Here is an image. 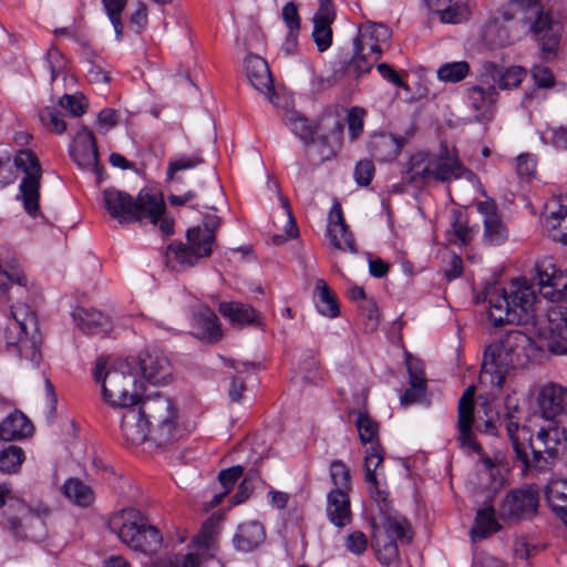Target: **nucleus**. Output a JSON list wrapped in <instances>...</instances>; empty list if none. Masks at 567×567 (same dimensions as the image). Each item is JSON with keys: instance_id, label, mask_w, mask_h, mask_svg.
<instances>
[{"instance_id": "f257e3e1", "label": "nucleus", "mask_w": 567, "mask_h": 567, "mask_svg": "<svg viewBox=\"0 0 567 567\" xmlns=\"http://www.w3.org/2000/svg\"><path fill=\"white\" fill-rule=\"evenodd\" d=\"M123 409L121 432L128 444H142L150 435L157 446H167L182 436L178 410L167 395L155 393Z\"/></svg>"}, {"instance_id": "f03ea898", "label": "nucleus", "mask_w": 567, "mask_h": 567, "mask_svg": "<svg viewBox=\"0 0 567 567\" xmlns=\"http://www.w3.org/2000/svg\"><path fill=\"white\" fill-rule=\"evenodd\" d=\"M103 204L109 214L122 221L144 220L158 225L163 235L174 231V220L165 215L166 205L163 195L158 192L142 189L136 198L116 188H106L103 192Z\"/></svg>"}, {"instance_id": "7ed1b4c3", "label": "nucleus", "mask_w": 567, "mask_h": 567, "mask_svg": "<svg viewBox=\"0 0 567 567\" xmlns=\"http://www.w3.org/2000/svg\"><path fill=\"white\" fill-rule=\"evenodd\" d=\"M534 349L533 339L520 330H511L486 347L480 382L501 389L506 375L522 367Z\"/></svg>"}, {"instance_id": "20e7f679", "label": "nucleus", "mask_w": 567, "mask_h": 567, "mask_svg": "<svg viewBox=\"0 0 567 567\" xmlns=\"http://www.w3.org/2000/svg\"><path fill=\"white\" fill-rule=\"evenodd\" d=\"M488 318L494 326L533 322L537 296L527 281L512 280L507 288L494 286L486 291Z\"/></svg>"}, {"instance_id": "39448f33", "label": "nucleus", "mask_w": 567, "mask_h": 567, "mask_svg": "<svg viewBox=\"0 0 567 567\" xmlns=\"http://www.w3.org/2000/svg\"><path fill=\"white\" fill-rule=\"evenodd\" d=\"M474 174L460 159L455 147L441 143L437 153H417L410 158L405 179L420 187L436 183H450L453 179H473Z\"/></svg>"}, {"instance_id": "423d86ee", "label": "nucleus", "mask_w": 567, "mask_h": 567, "mask_svg": "<svg viewBox=\"0 0 567 567\" xmlns=\"http://www.w3.org/2000/svg\"><path fill=\"white\" fill-rule=\"evenodd\" d=\"M94 379L102 384L103 400L113 408H128L142 401V385L137 383L133 367L126 360H117L107 367L99 358Z\"/></svg>"}, {"instance_id": "0eeeda50", "label": "nucleus", "mask_w": 567, "mask_h": 567, "mask_svg": "<svg viewBox=\"0 0 567 567\" xmlns=\"http://www.w3.org/2000/svg\"><path fill=\"white\" fill-rule=\"evenodd\" d=\"M506 21L517 20L539 43L546 60L555 56L560 37L548 10L540 0H509L508 10L503 13Z\"/></svg>"}, {"instance_id": "6e6552de", "label": "nucleus", "mask_w": 567, "mask_h": 567, "mask_svg": "<svg viewBox=\"0 0 567 567\" xmlns=\"http://www.w3.org/2000/svg\"><path fill=\"white\" fill-rule=\"evenodd\" d=\"M566 439V430L558 420L545 419V423L539 426L535 435L528 432L525 440H519V449L525 456L516 454V458L522 462L524 472H546L550 468L553 457Z\"/></svg>"}, {"instance_id": "1a4fd4ad", "label": "nucleus", "mask_w": 567, "mask_h": 567, "mask_svg": "<svg viewBox=\"0 0 567 567\" xmlns=\"http://www.w3.org/2000/svg\"><path fill=\"white\" fill-rule=\"evenodd\" d=\"M109 526L123 544L137 551L153 553L162 544L159 530L150 525L146 517L136 508H124L114 514Z\"/></svg>"}, {"instance_id": "9d476101", "label": "nucleus", "mask_w": 567, "mask_h": 567, "mask_svg": "<svg viewBox=\"0 0 567 567\" xmlns=\"http://www.w3.org/2000/svg\"><path fill=\"white\" fill-rule=\"evenodd\" d=\"M216 245V237L199 228H189L186 243H172L165 254L166 265L176 271H184L196 266L200 259L210 257Z\"/></svg>"}, {"instance_id": "9b49d317", "label": "nucleus", "mask_w": 567, "mask_h": 567, "mask_svg": "<svg viewBox=\"0 0 567 567\" xmlns=\"http://www.w3.org/2000/svg\"><path fill=\"white\" fill-rule=\"evenodd\" d=\"M14 165L24 173L20 183L18 198L23 202L25 212L34 217L39 212L42 169L35 154L30 150H20L14 156Z\"/></svg>"}, {"instance_id": "f8f14e48", "label": "nucleus", "mask_w": 567, "mask_h": 567, "mask_svg": "<svg viewBox=\"0 0 567 567\" xmlns=\"http://www.w3.org/2000/svg\"><path fill=\"white\" fill-rule=\"evenodd\" d=\"M539 504L538 488L529 485L509 491L498 505V516L504 523H517L533 517Z\"/></svg>"}, {"instance_id": "ddd939ff", "label": "nucleus", "mask_w": 567, "mask_h": 567, "mask_svg": "<svg viewBox=\"0 0 567 567\" xmlns=\"http://www.w3.org/2000/svg\"><path fill=\"white\" fill-rule=\"evenodd\" d=\"M7 505L1 514L0 524L14 536H27L24 526L33 523L42 524L40 518L31 512L28 505L12 495L10 484H0V507Z\"/></svg>"}, {"instance_id": "4468645a", "label": "nucleus", "mask_w": 567, "mask_h": 567, "mask_svg": "<svg viewBox=\"0 0 567 567\" xmlns=\"http://www.w3.org/2000/svg\"><path fill=\"white\" fill-rule=\"evenodd\" d=\"M540 293L554 302L567 301V274L556 269L551 258H544L535 266Z\"/></svg>"}, {"instance_id": "2eb2a0df", "label": "nucleus", "mask_w": 567, "mask_h": 567, "mask_svg": "<svg viewBox=\"0 0 567 567\" xmlns=\"http://www.w3.org/2000/svg\"><path fill=\"white\" fill-rule=\"evenodd\" d=\"M474 422V388H468L464 391L458 401L457 408V442L462 447L480 453L481 445L475 441V435L472 431Z\"/></svg>"}, {"instance_id": "dca6fc26", "label": "nucleus", "mask_w": 567, "mask_h": 567, "mask_svg": "<svg viewBox=\"0 0 567 567\" xmlns=\"http://www.w3.org/2000/svg\"><path fill=\"white\" fill-rule=\"evenodd\" d=\"M390 38V30L381 23H372L359 29L353 40L354 52L364 54L378 61L382 55L381 43Z\"/></svg>"}, {"instance_id": "f3484780", "label": "nucleus", "mask_w": 567, "mask_h": 567, "mask_svg": "<svg viewBox=\"0 0 567 567\" xmlns=\"http://www.w3.org/2000/svg\"><path fill=\"white\" fill-rule=\"evenodd\" d=\"M545 347L553 353L567 354V311L553 307L547 312Z\"/></svg>"}, {"instance_id": "a211bd4d", "label": "nucleus", "mask_w": 567, "mask_h": 567, "mask_svg": "<svg viewBox=\"0 0 567 567\" xmlns=\"http://www.w3.org/2000/svg\"><path fill=\"white\" fill-rule=\"evenodd\" d=\"M72 159L82 168L95 169L99 164V152L93 133L85 126L81 127L70 148Z\"/></svg>"}, {"instance_id": "6ab92c4d", "label": "nucleus", "mask_w": 567, "mask_h": 567, "mask_svg": "<svg viewBox=\"0 0 567 567\" xmlns=\"http://www.w3.org/2000/svg\"><path fill=\"white\" fill-rule=\"evenodd\" d=\"M537 404L544 419L557 420L567 413V388L556 383L543 385L537 394Z\"/></svg>"}, {"instance_id": "aec40b11", "label": "nucleus", "mask_w": 567, "mask_h": 567, "mask_svg": "<svg viewBox=\"0 0 567 567\" xmlns=\"http://www.w3.org/2000/svg\"><path fill=\"white\" fill-rule=\"evenodd\" d=\"M504 405L505 417L501 424H504L505 426L515 454L525 456L523 450L519 449V440H525L528 434V429L526 426H520L523 410L518 404V400L514 395H507Z\"/></svg>"}, {"instance_id": "412c9836", "label": "nucleus", "mask_w": 567, "mask_h": 567, "mask_svg": "<svg viewBox=\"0 0 567 567\" xmlns=\"http://www.w3.org/2000/svg\"><path fill=\"white\" fill-rule=\"evenodd\" d=\"M476 209L484 224V240L489 245H502L507 239V229L501 220L493 200L478 202Z\"/></svg>"}, {"instance_id": "4be33fe9", "label": "nucleus", "mask_w": 567, "mask_h": 567, "mask_svg": "<svg viewBox=\"0 0 567 567\" xmlns=\"http://www.w3.org/2000/svg\"><path fill=\"white\" fill-rule=\"evenodd\" d=\"M334 9L331 0H320V8L313 17L312 39L319 52L327 51L332 44L331 24L334 20Z\"/></svg>"}, {"instance_id": "5701e85b", "label": "nucleus", "mask_w": 567, "mask_h": 567, "mask_svg": "<svg viewBox=\"0 0 567 567\" xmlns=\"http://www.w3.org/2000/svg\"><path fill=\"white\" fill-rule=\"evenodd\" d=\"M245 71L250 84L260 93L269 95L272 102L274 80L267 61L259 55L249 54L245 59Z\"/></svg>"}, {"instance_id": "b1692460", "label": "nucleus", "mask_w": 567, "mask_h": 567, "mask_svg": "<svg viewBox=\"0 0 567 567\" xmlns=\"http://www.w3.org/2000/svg\"><path fill=\"white\" fill-rule=\"evenodd\" d=\"M138 360L143 377L150 383L162 384L171 378V363L163 353L157 351L142 352Z\"/></svg>"}, {"instance_id": "393cba45", "label": "nucleus", "mask_w": 567, "mask_h": 567, "mask_svg": "<svg viewBox=\"0 0 567 567\" xmlns=\"http://www.w3.org/2000/svg\"><path fill=\"white\" fill-rule=\"evenodd\" d=\"M504 523L499 519L493 503L486 501L475 513L474 524L471 529L473 540H482L502 530Z\"/></svg>"}, {"instance_id": "a878e982", "label": "nucleus", "mask_w": 567, "mask_h": 567, "mask_svg": "<svg viewBox=\"0 0 567 567\" xmlns=\"http://www.w3.org/2000/svg\"><path fill=\"white\" fill-rule=\"evenodd\" d=\"M192 328L198 339L207 342H217L223 336L216 313L206 306L194 312Z\"/></svg>"}, {"instance_id": "bb28decb", "label": "nucleus", "mask_w": 567, "mask_h": 567, "mask_svg": "<svg viewBox=\"0 0 567 567\" xmlns=\"http://www.w3.org/2000/svg\"><path fill=\"white\" fill-rule=\"evenodd\" d=\"M326 515L338 528L348 526L352 520L350 496L340 491H330L327 495Z\"/></svg>"}, {"instance_id": "cd10ccee", "label": "nucleus", "mask_w": 567, "mask_h": 567, "mask_svg": "<svg viewBox=\"0 0 567 567\" xmlns=\"http://www.w3.org/2000/svg\"><path fill=\"white\" fill-rule=\"evenodd\" d=\"M404 138L388 133H377L370 137L369 151L379 162H390L396 158L404 145Z\"/></svg>"}, {"instance_id": "c85d7f7f", "label": "nucleus", "mask_w": 567, "mask_h": 567, "mask_svg": "<svg viewBox=\"0 0 567 567\" xmlns=\"http://www.w3.org/2000/svg\"><path fill=\"white\" fill-rule=\"evenodd\" d=\"M6 343L10 351L14 352L18 357L38 364L41 360L40 352V336L37 333L25 334H6Z\"/></svg>"}, {"instance_id": "c756f323", "label": "nucleus", "mask_w": 567, "mask_h": 567, "mask_svg": "<svg viewBox=\"0 0 567 567\" xmlns=\"http://www.w3.org/2000/svg\"><path fill=\"white\" fill-rule=\"evenodd\" d=\"M76 326L86 334H106L112 329L107 316L95 309L76 308L73 312Z\"/></svg>"}, {"instance_id": "7c9ffc66", "label": "nucleus", "mask_w": 567, "mask_h": 567, "mask_svg": "<svg viewBox=\"0 0 567 567\" xmlns=\"http://www.w3.org/2000/svg\"><path fill=\"white\" fill-rule=\"evenodd\" d=\"M383 450L380 444H372L365 451V482L369 484V491L378 502L386 499V493L380 488L377 471L383 464Z\"/></svg>"}, {"instance_id": "2f4dec72", "label": "nucleus", "mask_w": 567, "mask_h": 567, "mask_svg": "<svg viewBox=\"0 0 567 567\" xmlns=\"http://www.w3.org/2000/svg\"><path fill=\"white\" fill-rule=\"evenodd\" d=\"M265 540V529L259 522H247L239 525L234 544L238 550L251 551Z\"/></svg>"}, {"instance_id": "473e14b6", "label": "nucleus", "mask_w": 567, "mask_h": 567, "mask_svg": "<svg viewBox=\"0 0 567 567\" xmlns=\"http://www.w3.org/2000/svg\"><path fill=\"white\" fill-rule=\"evenodd\" d=\"M32 432L33 425L22 412H13L0 423V439L4 441L24 439Z\"/></svg>"}, {"instance_id": "72a5a7b5", "label": "nucleus", "mask_w": 567, "mask_h": 567, "mask_svg": "<svg viewBox=\"0 0 567 567\" xmlns=\"http://www.w3.org/2000/svg\"><path fill=\"white\" fill-rule=\"evenodd\" d=\"M218 310L234 326L240 328L255 323L258 318L257 311L250 305L236 301L220 302Z\"/></svg>"}, {"instance_id": "f704fd0d", "label": "nucleus", "mask_w": 567, "mask_h": 567, "mask_svg": "<svg viewBox=\"0 0 567 567\" xmlns=\"http://www.w3.org/2000/svg\"><path fill=\"white\" fill-rule=\"evenodd\" d=\"M13 320L7 328L6 334L37 333L38 322L34 312L27 305H19L11 310Z\"/></svg>"}, {"instance_id": "c9c22d12", "label": "nucleus", "mask_w": 567, "mask_h": 567, "mask_svg": "<svg viewBox=\"0 0 567 567\" xmlns=\"http://www.w3.org/2000/svg\"><path fill=\"white\" fill-rule=\"evenodd\" d=\"M545 497L550 509L564 522L567 519V482L550 481L545 488Z\"/></svg>"}, {"instance_id": "e433bc0d", "label": "nucleus", "mask_w": 567, "mask_h": 567, "mask_svg": "<svg viewBox=\"0 0 567 567\" xmlns=\"http://www.w3.org/2000/svg\"><path fill=\"white\" fill-rule=\"evenodd\" d=\"M63 493L68 499L81 507H87L94 501L92 488L79 478L66 480L63 485Z\"/></svg>"}, {"instance_id": "4c0bfd02", "label": "nucleus", "mask_w": 567, "mask_h": 567, "mask_svg": "<svg viewBox=\"0 0 567 567\" xmlns=\"http://www.w3.org/2000/svg\"><path fill=\"white\" fill-rule=\"evenodd\" d=\"M203 163L204 158L200 153L179 155L168 162L167 181L171 183H182L183 176L179 174L182 171L195 168Z\"/></svg>"}, {"instance_id": "58836bf2", "label": "nucleus", "mask_w": 567, "mask_h": 567, "mask_svg": "<svg viewBox=\"0 0 567 567\" xmlns=\"http://www.w3.org/2000/svg\"><path fill=\"white\" fill-rule=\"evenodd\" d=\"M409 374L410 388L400 398L401 404L405 406L419 402L424 396L426 390V379L422 369L409 365Z\"/></svg>"}, {"instance_id": "ea45409f", "label": "nucleus", "mask_w": 567, "mask_h": 567, "mask_svg": "<svg viewBox=\"0 0 567 567\" xmlns=\"http://www.w3.org/2000/svg\"><path fill=\"white\" fill-rule=\"evenodd\" d=\"M318 292L317 308L323 316L334 318L339 315V305L336 295L331 291L323 279H317L315 285Z\"/></svg>"}, {"instance_id": "a19ab883", "label": "nucleus", "mask_w": 567, "mask_h": 567, "mask_svg": "<svg viewBox=\"0 0 567 567\" xmlns=\"http://www.w3.org/2000/svg\"><path fill=\"white\" fill-rule=\"evenodd\" d=\"M383 528L390 540H400L410 543L412 539V530L404 517L386 516L383 522Z\"/></svg>"}, {"instance_id": "79ce46f5", "label": "nucleus", "mask_w": 567, "mask_h": 567, "mask_svg": "<svg viewBox=\"0 0 567 567\" xmlns=\"http://www.w3.org/2000/svg\"><path fill=\"white\" fill-rule=\"evenodd\" d=\"M447 235L450 243L467 245L474 238L475 230L463 221L461 212L454 210Z\"/></svg>"}, {"instance_id": "37998d69", "label": "nucleus", "mask_w": 567, "mask_h": 567, "mask_svg": "<svg viewBox=\"0 0 567 567\" xmlns=\"http://www.w3.org/2000/svg\"><path fill=\"white\" fill-rule=\"evenodd\" d=\"M218 536L217 520L208 518L202 526L199 533L194 537L193 544L198 549L209 553L216 548Z\"/></svg>"}, {"instance_id": "c03bdc74", "label": "nucleus", "mask_w": 567, "mask_h": 567, "mask_svg": "<svg viewBox=\"0 0 567 567\" xmlns=\"http://www.w3.org/2000/svg\"><path fill=\"white\" fill-rule=\"evenodd\" d=\"M286 125L291 132L305 143H312L316 134V127L303 116L297 113H290L285 118Z\"/></svg>"}, {"instance_id": "a18cd8bd", "label": "nucleus", "mask_w": 567, "mask_h": 567, "mask_svg": "<svg viewBox=\"0 0 567 567\" xmlns=\"http://www.w3.org/2000/svg\"><path fill=\"white\" fill-rule=\"evenodd\" d=\"M25 460L24 451L17 445H9L0 452V471L2 473H17Z\"/></svg>"}, {"instance_id": "49530a36", "label": "nucleus", "mask_w": 567, "mask_h": 567, "mask_svg": "<svg viewBox=\"0 0 567 567\" xmlns=\"http://www.w3.org/2000/svg\"><path fill=\"white\" fill-rule=\"evenodd\" d=\"M482 471L488 477V489L496 492L506 484L505 470L486 455L481 456Z\"/></svg>"}, {"instance_id": "de8ad7c7", "label": "nucleus", "mask_w": 567, "mask_h": 567, "mask_svg": "<svg viewBox=\"0 0 567 567\" xmlns=\"http://www.w3.org/2000/svg\"><path fill=\"white\" fill-rule=\"evenodd\" d=\"M355 426L363 444H380L378 441L379 424L364 412L357 413Z\"/></svg>"}, {"instance_id": "09e8293b", "label": "nucleus", "mask_w": 567, "mask_h": 567, "mask_svg": "<svg viewBox=\"0 0 567 567\" xmlns=\"http://www.w3.org/2000/svg\"><path fill=\"white\" fill-rule=\"evenodd\" d=\"M330 478L334 486L331 491H340L347 494L351 492L352 486L350 470L342 461L336 460L331 462Z\"/></svg>"}, {"instance_id": "8fccbe9b", "label": "nucleus", "mask_w": 567, "mask_h": 567, "mask_svg": "<svg viewBox=\"0 0 567 567\" xmlns=\"http://www.w3.org/2000/svg\"><path fill=\"white\" fill-rule=\"evenodd\" d=\"M468 72L470 64L466 61L450 62L439 68L437 78L444 82L456 83L465 79Z\"/></svg>"}, {"instance_id": "3c124183", "label": "nucleus", "mask_w": 567, "mask_h": 567, "mask_svg": "<svg viewBox=\"0 0 567 567\" xmlns=\"http://www.w3.org/2000/svg\"><path fill=\"white\" fill-rule=\"evenodd\" d=\"M496 90L494 86L484 89L478 85H474L468 89V99L472 106L480 112L487 110L495 101Z\"/></svg>"}, {"instance_id": "603ef678", "label": "nucleus", "mask_w": 567, "mask_h": 567, "mask_svg": "<svg viewBox=\"0 0 567 567\" xmlns=\"http://www.w3.org/2000/svg\"><path fill=\"white\" fill-rule=\"evenodd\" d=\"M484 40L488 45L493 48L506 47L513 42V39L506 27L497 22H493L486 25L484 31Z\"/></svg>"}, {"instance_id": "864d4df0", "label": "nucleus", "mask_w": 567, "mask_h": 567, "mask_svg": "<svg viewBox=\"0 0 567 567\" xmlns=\"http://www.w3.org/2000/svg\"><path fill=\"white\" fill-rule=\"evenodd\" d=\"M526 74L527 72L524 68L513 65L503 71H497L496 81L498 83L499 89L509 90L513 87H517L522 83Z\"/></svg>"}, {"instance_id": "5fc2aeb1", "label": "nucleus", "mask_w": 567, "mask_h": 567, "mask_svg": "<svg viewBox=\"0 0 567 567\" xmlns=\"http://www.w3.org/2000/svg\"><path fill=\"white\" fill-rule=\"evenodd\" d=\"M244 474V467L240 465H236L226 470L220 471L218 475V480L221 484V486L225 488V491L216 495L214 498V505H217L221 502L223 497L229 493V491L233 488L235 483L239 477H241Z\"/></svg>"}, {"instance_id": "6e6d98bb", "label": "nucleus", "mask_w": 567, "mask_h": 567, "mask_svg": "<svg viewBox=\"0 0 567 567\" xmlns=\"http://www.w3.org/2000/svg\"><path fill=\"white\" fill-rule=\"evenodd\" d=\"M106 13L114 27L116 38L120 40L123 34V23L121 21V13L126 7L127 0H102Z\"/></svg>"}, {"instance_id": "4d7b16f0", "label": "nucleus", "mask_w": 567, "mask_h": 567, "mask_svg": "<svg viewBox=\"0 0 567 567\" xmlns=\"http://www.w3.org/2000/svg\"><path fill=\"white\" fill-rule=\"evenodd\" d=\"M327 236L329 237L330 244L339 250H348L351 254H357L355 241L349 227H344V231H336L334 236L330 231V227H327Z\"/></svg>"}, {"instance_id": "13d9d810", "label": "nucleus", "mask_w": 567, "mask_h": 567, "mask_svg": "<svg viewBox=\"0 0 567 567\" xmlns=\"http://www.w3.org/2000/svg\"><path fill=\"white\" fill-rule=\"evenodd\" d=\"M39 117L43 125L54 131L56 134H62L66 130V124L62 118L61 112L54 107L41 110Z\"/></svg>"}, {"instance_id": "bf43d9fd", "label": "nucleus", "mask_w": 567, "mask_h": 567, "mask_svg": "<svg viewBox=\"0 0 567 567\" xmlns=\"http://www.w3.org/2000/svg\"><path fill=\"white\" fill-rule=\"evenodd\" d=\"M348 296L351 300H362L365 303L364 310L371 323V329L377 326V306L372 300H367L364 289L360 286H353L349 289Z\"/></svg>"}, {"instance_id": "052dcab7", "label": "nucleus", "mask_w": 567, "mask_h": 567, "mask_svg": "<svg viewBox=\"0 0 567 567\" xmlns=\"http://www.w3.org/2000/svg\"><path fill=\"white\" fill-rule=\"evenodd\" d=\"M59 104L62 109L66 110L72 116L79 117L86 111L84 96L78 94H64Z\"/></svg>"}, {"instance_id": "680f3d73", "label": "nucleus", "mask_w": 567, "mask_h": 567, "mask_svg": "<svg viewBox=\"0 0 567 567\" xmlns=\"http://www.w3.org/2000/svg\"><path fill=\"white\" fill-rule=\"evenodd\" d=\"M547 225L553 228H561L567 231V193L559 198V207L547 217Z\"/></svg>"}, {"instance_id": "e2e57ef3", "label": "nucleus", "mask_w": 567, "mask_h": 567, "mask_svg": "<svg viewBox=\"0 0 567 567\" xmlns=\"http://www.w3.org/2000/svg\"><path fill=\"white\" fill-rule=\"evenodd\" d=\"M365 111L361 107H352L348 113V128L352 141L358 140L363 131Z\"/></svg>"}, {"instance_id": "0e129e2a", "label": "nucleus", "mask_w": 567, "mask_h": 567, "mask_svg": "<svg viewBox=\"0 0 567 567\" xmlns=\"http://www.w3.org/2000/svg\"><path fill=\"white\" fill-rule=\"evenodd\" d=\"M374 175V165L369 159H361L357 163L353 172L354 181L360 186H368Z\"/></svg>"}, {"instance_id": "69168bd1", "label": "nucleus", "mask_w": 567, "mask_h": 567, "mask_svg": "<svg viewBox=\"0 0 567 567\" xmlns=\"http://www.w3.org/2000/svg\"><path fill=\"white\" fill-rule=\"evenodd\" d=\"M344 546L350 553L362 555L368 548L367 536L360 530H354L347 536Z\"/></svg>"}, {"instance_id": "338daca9", "label": "nucleus", "mask_w": 567, "mask_h": 567, "mask_svg": "<svg viewBox=\"0 0 567 567\" xmlns=\"http://www.w3.org/2000/svg\"><path fill=\"white\" fill-rule=\"evenodd\" d=\"M47 63L51 72V80L54 81L65 68V60L62 53L51 48L47 53Z\"/></svg>"}, {"instance_id": "774afa93", "label": "nucleus", "mask_w": 567, "mask_h": 567, "mask_svg": "<svg viewBox=\"0 0 567 567\" xmlns=\"http://www.w3.org/2000/svg\"><path fill=\"white\" fill-rule=\"evenodd\" d=\"M200 558L198 555L189 553L182 557L181 560L175 558L162 559L157 567H199Z\"/></svg>"}]
</instances>
